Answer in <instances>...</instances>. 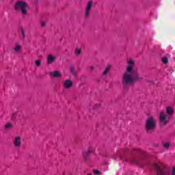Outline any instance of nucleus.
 I'll list each match as a JSON object with an SVG mask.
<instances>
[{"mask_svg": "<svg viewBox=\"0 0 175 175\" xmlns=\"http://www.w3.org/2000/svg\"><path fill=\"white\" fill-rule=\"evenodd\" d=\"M135 68V61L130 59L127 62L126 71L122 75V83L123 85H129L136 81H143V77H140L137 72H133Z\"/></svg>", "mask_w": 175, "mask_h": 175, "instance_id": "1", "label": "nucleus"}, {"mask_svg": "<svg viewBox=\"0 0 175 175\" xmlns=\"http://www.w3.org/2000/svg\"><path fill=\"white\" fill-rule=\"evenodd\" d=\"M173 114H174V109H173L172 107H167L165 113L164 111H161L159 113V121L160 124L162 125H166L169 124V121L172 120Z\"/></svg>", "mask_w": 175, "mask_h": 175, "instance_id": "2", "label": "nucleus"}, {"mask_svg": "<svg viewBox=\"0 0 175 175\" xmlns=\"http://www.w3.org/2000/svg\"><path fill=\"white\" fill-rule=\"evenodd\" d=\"M14 9L15 12H20L22 17H27L28 10H29V5L24 1L18 0L15 3Z\"/></svg>", "mask_w": 175, "mask_h": 175, "instance_id": "3", "label": "nucleus"}, {"mask_svg": "<svg viewBox=\"0 0 175 175\" xmlns=\"http://www.w3.org/2000/svg\"><path fill=\"white\" fill-rule=\"evenodd\" d=\"M153 166L155 167L157 170V175H169L170 174V170L172 168L170 167L165 165H158L157 163H154Z\"/></svg>", "mask_w": 175, "mask_h": 175, "instance_id": "4", "label": "nucleus"}, {"mask_svg": "<svg viewBox=\"0 0 175 175\" xmlns=\"http://www.w3.org/2000/svg\"><path fill=\"white\" fill-rule=\"evenodd\" d=\"M157 127V123L155 122V119L152 117H149L146 120L145 122V131L147 133H150L155 131V128Z\"/></svg>", "mask_w": 175, "mask_h": 175, "instance_id": "5", "label": "nucleus"}, {"mask_svg": "<svg viewBox=\"0 0 175 175\" xmlns=\"http://www.w3.org/2000/svg\"><path fill=\"white\" fill-rule=\"evenodd\" d=\"M133 154H135V155L137 156H133L131 159L130 162L132 163V165H137L140 166L143 162V159L139 156V154H140V150L137 149H134L132 150Z\"/></svg>", "mask_w": 175, "mask_h": 175, "instance_id": "6", "label": "nucleus"}, {"mask_svg": "<svg viewBox=\"0 0 175 175\" xmlns=\"http://www.w3.org/2000/svg\"><path fill=\"white\" fill-rule=\"evenodd\" d=\"M93 6H94V1L92 0L88 1L86 7L85 8V10L84 14L85 18H90V16H91V10H92Z\"/></svg>", "mask_w": 175, "mask_h": 175, "instance_id": "7", "label": "nucleus"}, {"mask_svg": "<svg viewBox=\"0 0 175 175\" xmlns=\"http://www.w3.org/2000/svg\"><path fill=\"white\" fill-rule=\"evenodd\" d=\"M62 87L64 90H70L73 87V81L70 79H66L62 81Z\"/></svg>", "mask_w": 175, "mask_h": 175, "instance_id": "8", "label": "nucleus"}, {"mask_svg": "<svg viewBox=\"0 0 175 175\" xmlns=\"http://www.w3.org/2000/svg\"><path fill=\"white\" fill-rule=\"evenodd\" d=\"M13 144L16 148H20L21 147V136L15 137Z\"/></svg>", "mask_w": 175, "mask_h": 175, "instance_id": "9", "label": "nucleus"}, {"mask_svg": "<svg viewBox=\"0 0 175 175\" xmlns=\"http://www.w3.org/2000/svg\"><path fill=\"white\" fill-rule=\"evenodd\" d=\"M22 49L23 46H21V44H20V43L18 42H16L14 46L13 47L12 50L15 54H18V53L21 51Z\"/></svg>", "mask_w": 175, "mask_h": 175, "instance_id": "10", "label": "nucleus"}, {"mask_svg": "<svg viewBox=\"0 0 175 175\" xmlns=\"http://www.w3.org/2000/svg\"><path fill=\"white\" fill-rule=\"evenodd\" d=\"M50 75L52 76V77H55V79H59L62 77V73L58 70H55L52 72H50Z\"/></svg>", "mask_w": 175, "mask_h": 175, "instance_id": "11", "label": "nucleus"}, {"mask_svg": "<svg viewBox=\"0 0 175 175\" xmlns=\"http://www.w3.org/2000/svg\"><path fill=\"white\" fill-rule=\"evenodd\" d=\"M46 61L48 65H51V64H53L54 61H55V57H54V55L51 54H49L47 56Z\"/></svg>", "mask_w": 175, "mask_h": 175, "instance_id": "12", "label": "nucleus"}, {"mask_svg": "<svg viewBox=\"0 0 175 175\" xmlns=\"http://www.w3.org/2000/svg\"><path fill=\"white\" fill-rule=\"evenodd\" d=\"M70 73L74 77H77V70H76V67L72 66L70 67Z\"/></svg>", "mask_w": 175, "mask_h": 175, "instance_id": "13", "label": "nucleus"}, {"mask_svg": "<svg viewBox=\"0 0 175 175\" xmlns=\"http://www.w3.org/2000/svg\"><path fill=\"white\" fill-rule=\"evenodd\" d=\"M110 70H111V65L108 64L106 66L104 72H103V76H106V75H107V73H109L110 72Z\"/></svg>", "mask_w": 175, "mask_h": 175, "instance_id": "14", "label": "nucleus"}, {"mask_svg": "<svg viewBox=\"0 0 175 175\" xmlns=\"http://www.w3.org/2000/svg\"><path fill=\"white\" fill-rule=\"evenodd\" d=\"M75 54L77 57H79L81 55V49L76 48L75 51Z\"/></svg>", "mask_w": 175, "mask_h": 175, "instance_id": "15", "label": "nucleus"}, {"mask_svg": "<svg viewBox=\"0 0 175 175\" xmlns=\"http://www.w3.org/2000/svg\"><path fill=\"white\" fill-rule=\"evenodd\" d=\"M4 128L6 131H9V129H12V128H13V124L12 123L8 122L5 124Z\"/></svg>", "mask_w": 175, "mask_h": 175, "instance_id": "16", "label": "nucleus"}, {"mask_svg": "<svg viewBox=\"0 0 175 175\" xmlns=\"http://www.w3.org/2000/svg\"><path fill=\"white\" fill-rule=\"evenodd\" d=\"M163 147L166 148V150H168L169 147H170V142H165L163 144Z\"/></svg>", "mask_w": 175, "mask_h": 175, "instance_id": "17", "label": "nucleus"}, {"mask_svg": "<svg viewBox=\"0 0 175 175\" xmlns=\"http://www.w3.org/2000/svg\"><path fill=\"white\" fill-rule=\"evenodd\" d=\"M21 32L22 33L21 39H24V38H25V31H24V29L23 28L21 29Z\"/></svg>", "mask_w": 175, "mask_h": 175, "instance_id": "18", "label": "nucleus"}, {"mask_svg": "<svg viewBox=\"0 0 175 175\" xmlns=\"http://www.w3.org/2000/svg\"><path fill=\"white\" fill-rule=\"evenodd\" d=\"M168 59H167V57H163V59H162V62H163V64H167V62H168Z\"/></svg>", "mask_w": 175, "mask_h": 175, "instance_id": "19", "label": "nucleus"}, {"mask_svg": "<svg viewBox=\"0 0 175 175\" xmlns=\"http://www.w3.org/2000/svg\"><path fill=\"white\" fill-rule=\"evenodd\" d=\"M42 65V62L40 60H36V66H40Z\"/></svg>", "mask_w": 175, "mask_h": 175, "instance_id": "20", "label": "nucleus"}, {"mask_svg": "<svg viewBox=\"0 0 175 175\" xmlns=\"http://www.w3.org/2000/svg\"><path fill=\"white\" fill-rule=\"evenodd\" d=\"M40 26H41V27H46V21H40Z\"/></svg>", "mask_w": 175, "mask_h": 175, "instance_id": "21", "label": "nucleus"}, {"mask_svg": "<svg viewBox=\"0 0 175 175\" xmlns=\"http://www.w3.org/2000/svg\"><path fill=\"white\" fill-rule=\"evenodd\" d=\"M93 173H94V174H97V175L100 174V172L99 170H94Z\"/></svg>", "mask_w": 175, "mask_h": 175, "instance_id": "22", "label": "nucleus"}, {"mask_svg": "<svg viewBox=\"0 0 175 175\" xmlns=\"http://www.w3.org/2000/svg\"><path fill=\"white\" fill-rule=\"evenodd\" d=\"M92 151H94V149L92 147L88 148V154H91Z\"/></svg>", "mask_w": 175, "mask_h": 175, "instance_id": "23", "label": "nucleus"}, {"mask_svg": "<svg viewBox=\"0 0 175 175\" xmlns=\"http://www.w3.org/2000/svg\"><path fill=\"white\" fill-rule=\"evenodd\" d=\"M117 156L120 157V159H121V161H122V157H121V151H118L117 152Z\"/></svg>", "mask_w": 175, "mask_h": 175, "instance_id": "24", "label": "nucleus"}, {"mask_svg": "<svg viewBox=\"0 0 175 175\" xmlns=\"http://www.w3.org/2000/svg\"><path fill=\"white\" fill-rule=\"evenodd\" d=\"M172 174L175 175V167H174L173 169H172Z\"/></svg>", "mask_w": 175, "mask_h": 175, "instance_id": "25", "label": "nucleus"}, {"mask_svg": "<svg viewBox=\"0 0 175 175\" xmlns=\"http://www.w3.org/2000/svg\"><path fill=\"white\" fill-rule=\"evenodd\" d=\"M94 69H95V67H94V66L90 67V70H91V72H92V70H94Z\"/></svg>", "mask_w": 175, "mask_h": 175, "instance_id": "26", "label": "nucleus"}, {"mask_svg": "<svg viewBox=\"0 0 175 175\" xmlns=\"http://www.w3.org/2000/svg\"><path fill=\"white\" fill-rule=\"evenodd\" d=\"M17 116V113H13L12 117L13 118H16V116Z\"/></svg>", "mask_w": 175, "mask_h": 175, "instance_id": "27", "label": "nucleus"}, {"mask_svg": "<svg viewBox=\"0 0 175 175\" xmlns=\"http://www.w3.org/2000/svg\"><path fill=\"white\" fill-rule=\"evenodd\" d=\"M63 175H65V172H63V174H62Z\"/></svg>", "mask_w": 175, "mask_h": 175, "instance_id": "28", "label": "nucleus"}, {"mask_svg": "<svg viewBox=\"0 0 175 175\" xmlns=\"http://www.w3.org/2000/svg\"><path fill=\"white\" fill-rule=\"evenodd\" d=\"M88 175H92V174H89Z\"/></svg>", "mask_w": 175, "mask_h": 175, "instance_id": "29", "label": "nucleus"}]
</instances>
